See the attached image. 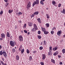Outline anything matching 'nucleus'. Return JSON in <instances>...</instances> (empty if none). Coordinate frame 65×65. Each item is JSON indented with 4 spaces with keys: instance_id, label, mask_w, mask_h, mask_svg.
<instances>
[{
    "instance_id": "obj_27",
    "label": "nucleus",
    "mask_w": 65,
    "mask_h": 65,
    "mask_svg": "<svg viewBox=\"0 0 65 65\" xmlns=\"http://www.w3.org/2000/svg\"><path fill=\"white\" fill-rule=\"evenodd\" d=\"M26 52H27V54H29V53H30V52H29V50L28 49L27 50Z\"/></svg>"
},
{
    "instance_id": "obj_44",
    "label": "nucleus",
    "mask_w": 65,
    "mask_h": 65,
    "mask_svg": "<svg viewBox=\"0 0 65 65\" xmlns=\"http://www.w3.org/2000/svg\"><path fill=\"white\" fill-rule=\"evenodd\" d=\"M4 1L5 2H8V0H4Z\"/></svg>"
},
{
    "instance_id": "obj_22",
    "label": "nucleus",
    "mask_w": 65,
    "mask_h": 65,
    "mask_svg": "<svg viewBox=\"0 0 65 65\" xmlns=\"http://www.w3.org/2000/svg\"><path fill=\"white\" fill-rule=\"evenodd\" d=\"M50 48V52H51L52 51V47H49Z\"/></svg>"
},
{
    "instance_id": "obj_40",
    "label": "nucleus",
    "mask_w": 65,
    "mask_h": 65,
    "mask_svg": "<svg viewBox=\"0 0 65 65\" xmlns=\"http://www.w3.org/2000/svg\"><path fill=\"white\" fill-rule=\"evenodd\" d=\"M61 4H59L58 6V7H61Z\"/></svg>"
},
{
    "instance_id": "obj_62",
    "label": "nucleus",
    "mask_w": 65,
    "mask_h": 65,
    "mask_svg": "<svg viewBox=\"0 0 65 65\" xmlns=\"http://www.w3.org/2000/svg\"><path fill=\"white\" fill-rule=\"evenodd\" d=\"M45 1V0H41V1H43V2H44Z\"/></svg>"
},
{
    "instance_id": "obj_48",
    "label": "nucleus",
    "mask_w": 65,
    "mask_h": 65,
    "mask_svg": "<svg viewBox=\"0 0 65 65\" xmlns=\"http://www.w3.org/2000/svg\"><path fill=\"white\" fill-rule=\"evenodd\" d=\"M54 29H56V27H54V28H53L52 29V30H54Z\"/></svg>"
},
{
    "instance_id": "obj_39",
    "label": "nucleus",
    "mask_w": 65,
    "mask_h": 65,
    "mask_svg": "<svg viewBox=\"0 0 65 65\" xmlns=\"http://www.w3.org/2000/svg\"><path fill=\"white\" fill-rule=\"evenodd\" d=\"M24 32H25V33H27V31L26 30H24Z\"/></svg>"
},
{
    "instance_id": "obj_57",
    "label": "nucleus",
    "mask_w": 65,
    "mask_h": 65,
    "mask_svg": "<svg viewBox=\"0 0 65 65\" xmlns=\"http://www.w3.org/2000/svg\"><path fill=\"white\" fill-rule=\"evenodd\" d=\"M36 51H34L33 52V53H36Z\"/></svg>"
},
{
    "instance_id": "obj_6",
    "label": "nucleus",
    "mask_w": 65,
    "mask_h": 65,
    "mask_svg": "<svg viewBox=\"0 0 65 65\" xmlns=\"http://www.w3.org/2000/svg\"><path fill=\"white\" fill-rule=\"evenodd\" d=\"M19 39L20 40V41H23V37L22 36H20L19 37Z\"/></svg>"
},
{
    "instance_id": "obj_34",
    "label": "nucleus",
    "mask_w": 65,
    "mask_h": 65,
    "mask_svg": "<svg viewBox=\"0 0 65 65\" xmlns=\"http://www.w3.org/2000/svg\"><path fill=\"white\" fill-rule=\"evenodd\" d=\"M38 38L39 39H40L41 38V37L40 36H38Z\"/></svg>"
},
{
    "instance_id": "obj_63",
    "label": "nucleus",
    "mask_w": 65,
    "mask_h": 65,
    "mask_svg": "<svg viewBox=\"0 0 65 65\" xmlns=\"http://www.w3.org/2000/svg\"><path fill=\"white\" fill-rule=\"evenodd\" d=\"M20 48H22V45H21L20 46Z\"/></svg>"
},
{
    "instance_id": "obj_18",
    "label": "nucleus",
    "mask_w": 65,
    "mask_h": 65,
    "mask_svg": "<svg viewBox=\"0 0 65 65\" xmlns=\"http://www.w3.org/2000/svg\"><path fill=\"white\" fill-rule=\"evenodd\" d=\"M16 58L17 60H19V56L18 55H17L16 56Z\"/></svg>"
},
{
    "instance_id": "obj_38",
    "label": "nucleus",
    "mask_w": 65,
    "mask_h": 65,
    "mask_svg": "<svg viewBox=\"0 0 65 65\" xmlns=\"http://www.w3.org/2000/svg\"><path fill=\"white\" fill-rule=\"evenodd\" d=\"M29 60H32V57L30 56L29 58Z\"/></svg>"
},
{
    "instance_id": "obj_53",
    "label": "nucleus",
    "mask_w": 65,
    "mask_h": 65,
    "mask_svg": "<svg viewBox=\"0 0 65 65\" xmlns=\"http://www.w3.org/2000/svg\"><path fill=\"white\" fill-rule=\"evenodd\" d=\"M2 48V46L1 45H0V49Z\"/></svg>"
},
{
    "instance_id": "obj_20",
    "label": "nucleus",
    "mask_w": 65,
    "mask_h": 65,
    "mask_svg": "<svg viewBox=\"0 0 65 65\" xmlns=\"http://www.w3.org/2000/svg\"><path fill=\"white\" fill-rule=\"evenodd\" d=\"M44 34H48V31H45L44 32Z\"/></svg>"
},
{
    "instance_id": "obj_11",
    "label": "nucleus",
    "mask_w": 65,
    "mask_h": 65,
    "mask_svg": "<svg viewBox=\"0 0 65 65\" xmlns=\"http://www.w3.org/2000/svg\"><path fill=\"white\" fill-rule=\"evenodd\" d=\"M42 56L43 57L42 58V60H44V59H45V57H46L45 55L43 54L42 55Z\"/></svg>"
},
{
    "instance_id": "obj_37",
    "label": "nucleus",
    "mask_w": 65,
    "mask_h": 65,
    "mask_svg": "<svg viewBox=\"0 0 65 65\" xmlns=\"http://www.w3.org/2000/svg\"><path fill=\"white\" fill-rule=\"evenodd\" d=\"M40 50H42V49H43V47H40Z\"/></svg>"
},
{
    "instance_id": "obj_50",
    "label": "nucleus",
    "mask_w": 65,
    "mask_h": 65,
    "mask_svg": "<svg viewBox=\"0 0 65 65\" xmlns=\"http://www.w3.org/2000/svg\"><path fill=\"white\" fill-rule=\"evenodd\" d=\"M33 29L34 30H35H35H36L35 27L33 28V29Z\"/></svg>"
},
{
    "instance_id": "obj_2",
    "label": "nucleus",
    "mask_w": 65,
    "mask_h": 65,
    "mask_svg": "<svg viewBox=\"0 0 65 65\" xmlns=\"http://www.w3.org/2000/svg\"><path fill=\"white\" fill-rule=\"evenodd\" d=\"M10 44L12 46H14V44L13 41H11L10 42Z\"/></svg>"
},
{
    "instance_id": "obj_47",
    "label": "nucleus",
    "mask_w": 65,
    "mask_h": 65,
    "mask_svg": "<svg viewBox=\"0 0 65 65\" xmlns=\"http://www.w3.org/2000/svg\"><path fill=\"white\" fill-rule=\"evenodd\" d=\"M1 63L2 64H3H3L4 63H3V61H1Z\"/></svg>"
},
{
    "instance_id": "obj_19",
    "label": "nucleus",
    "mask_w": 65,
    "mask_h": 65,
    "mask_svg": "<svg viewBox=\"0 0 65 65\" xmlns=\"http://www.w3.org/2000/svg\"><path fill=\"white\" fill-rule=\"evenodd\" d=\"M39 13V12L38 11L34 13V14L37 15Z\"/></svg>"
},
{
    "instance_id": "obj_24",
    "label": "nucleus",
    "mask_w": 65,
    "mask_h": 65,
    "mask_svg": "<svg viewBox=\"0 0 65 65\" xmlns=\"http://www.w3.org/2000/svg\"><path fill=\"white\" fill-rule=\"evenodd\" d=\"M13 11V10H9L8 12H9V13H11V12H12Z\"/></svg>"
},
{
    "instance_id": "obj_52",
    "label": "nucleus",
    "mask_w": 65,
    "mask_h": 65,
    "mask_svg": "<svg viewBox=\"0 0 65 65\" xmlns=\"http://www.w3.org/2000/svg\"><path fill=\"white\" fill-rule=\"evenodd\" d=\"M56 54H58V51H56Z\"/></svg>"
},
{
    "instance_id": "obj_30",
    "label": "nucleus",
    "mask_w": 65,
    "mask_h": 65,
    "mask_svg": "<svg viewBox=\"0 0 65 65\" xmlns=\"http://www.w3.org/2000/svg\"><path fill=\"white\" fill-rule=\"evenodd\" d=\"M3 13V12L2 11H1L0 12V14H2Z\"/></svg>"
},
{
    "instance_id": "obj_64",
    "label": "nucleus",
    "mask_w": 65,
    "mask_h": 65,
    "mask_svg": "<svg viewBox=\"0 0 65 65\" xmlns=\"http://www.w3.org/2000/svg\"><path fill=\"white\" fill-rule=\"evenodd\" d=\"M4 58H3L2 59V60H3V61H4Z\"/></svg>"
},
{
    "instance_id": "obj_56",
    "label": "nucleus",
    "mask_w": 65,
    "mask_h": 65,
    "mask_svg": "<svg viewBox=\"0 0 65 65\" xmlns=\"http://www.w3.org/2000/svg\"><path fill=\"white\" fill-rule=\"evenodd\" d=\"M29 34H30V32H28V33H27V35H29Z\"/></svg>"
},
{
    "instance_id": "obj_1",
    "label": "nucleus",
    "mask_w": 65,
    "mask_h": 65,
    "mask_svg": "<svg viewBox=\"0 0 65 65\" xmlns=\"http://www.w3.org/2000/svg\"><path fill=\"white\" fill-rule=\"evenodd\" d=\"M39 3V0H36V1H34L32 4V7H34V5H38Z\"/></svg>"
},
{
    "instance_id": "obj_4",
    "label": "nucleus",
    "mask_w": 65,
    "mask_h": 65,
    "mask_svg": "<svg viewBox=\"0 0 65 65\" xmlns=\"http://www.w3.org/2000/svg\"><path fill=\"white\" fill-rule=\"evenodd\" d=\"M27 6L28 7H31V2H29L27 5Z\"/></svg>"
},
{
    "instance_id": "obj_31",
    "label": "nucleus",
    "mask_w": 65,
    "mask_h": 65,
    "mask_svg": "<svg viewBox=\"0 0 65 65\" xmlns=\"http://www.w3.org/2000/svg\"><path fill=\"white\" fill-rule=\"evenodd\" d=\"M21 52L22 53H23L24 52V49H23L21 51Z\"/></svg>"
},
{
    "instance_id": "obj_49",
    "label": "nucleus",
    "mask_w": 65,
    "mask_h": 65,
    "mask_svg": "<svg viewBox=\"0 0 65 65\" xmlns=\"http://www.w3.org/2000/svg\"><path fill=\"white\" fill-rule=\"evenodd\" d=\"M59 64H60V65H62V62H60L59 63Z\"/></svg>"
},
{
    "instance_id": "obj_26",
    "label": "nucleus",
    "mask_w": 65,
    "mask_h": 65,
    "mask_svg": "<svg viewBox=\"0 0 65 65\" xmlns=\"http://www.w3.org/2000/svg\"><path fill=\"white\" fill-rule=\"evenodd\" d=\"M46 26L47 27H49V24H48V23H47L46 24Z\"/></svg>"
},
{
    "instance_id": "obj_8",
    "label": "nucleus",
    "mask_w": 65,
    "mask_h": 65,
    "mask_svg": "<svg viewBox=\"0 0 65 65\" xmlns=\"http://www.w3.org/2000/svg\"><path fill=\"white\" fill-rule=\"evenodd\" d=\"M28 24L29 26H32V23L31 22H29L28 23Z\"/></svg>"
},
{
    "instance_id": "obj_54",
    "label": "nucleus",
    "mask_w": 65,
    "mask_h": 65,
    "mask_svg": "<svg viewBox=\"0 0 65 65\" xmlns=\"http://www.w3.org/2000/svg\"><path fill=\"white\" fill-rule=\"evenodd\" d=\"M16 14L17 15H19V13H16Z\"/></svg>"
},
{
    "instance_id": "obj_3",
    "label": "nucleus",
    "mask_w": 65,
    "mask_h": 65,
    "mask_svg": "<svg viewBox=\"0 0 65 65\" xmlns=\"http://www.w3.org/2000/svg\"><path fill=\"white\" fill-rule=\"evenodd\" d=\"M3 55L4 56V57H7V54L5 52V51H3Z\"/></svg>"
},
{
    "instance_id": "obj_28",
    "label": "nucleus",
    "mask_w": 65,
    "mask_h": 65,
    "mask_svg": "<svg viewBox=\"0 0 65 65\" xmlns=\"http://www.w3.org/2000/svg\"><path fill=\"white\" fill-rule=\"evenodd\" d=\"M12 51L13 52H15V49H12Z\"/></svg>"
},
{
    "instance_id": "obj_12",
    "label": "nucleus",
    "mask_w": 65,
    "mask_h": 65,
    "mask_svg": "<svg viewBox=\"0 0 65 65\" xmlns=\"http://www.w3.org/2000/svg\"><path fill=\"white\" fill-rule=\"evenodd\" d=\"M51 62H52V63H54V64H55V60L53 59H51Z\"/></svg>"
},
{
    "instance_id": "obj_46",
    "label": "nucleus",
    "mask_w": 65,
    "mask_h": 65,
    "mask_svg": "<svg viewBox=\"0 0 65 65\" xmlns=\"http://www.w3.org/2000/svg\"><path fill=\"white\" fill-rule=\"evenodd\" d=\"M56 55H57V53H54V56H56Z\"/></svg>"
},
{
    "instance_id": "obj_13",
    "label": "nucleus",
    "mask_w": 65,
    "mask_h": 65,
    "mask_svg": "<svg viewBox=\"0 0 65 65\" xmlns=\"http://www.w3.org/2000/svg\"><path fill=\"white\" fill-rule=\"evenodd\" d=\"M41 29L42 31L44 32L45 31V28H43V27H42Z\"/></svg>"
},
{
    "instance_id": "obj_61",
    "label": "nucleus",
    "mask_w": 65,
    "mask_h": 65,
    "mask_svg": "<svg viewBox=\"0 0 65 65\" xmlns=\"http://www.w3.org/2000/svg\"><path fill=\"white\" fill-rule=\"evenodd\" d=\"M15 28L16 29L17 28V26H15Z\"/></svg>"
},
{
    "instance_id": "obj_36",
    "label": "nucleus",
    "mask_w": 65,
    "mask_h": 65,
    "mask_svg": "<svg viewBox=\"0 0 65 65\" xmlns=\"http://www.w3.org/2000/svg\"><path fill=\"white\" fill-rule=\"evenodd\" d=\"M34 14H32V15L31 16V18H33V17H34V15H35Z\"/></svg>"
},
{
    "instance_id": "obj_7",
    "label": "nucleus",
    "mask_w": 65,
    "mask_h": 65,
    "mask_svg": "<svg viewBox=\"0 0 65 65\" xmlns=\"http://www.w3.org/2000/svg\"><path fill=\"white\" fill-rule=\"evenodd\" d=\"M34 26L36 30H37V29H38V28H37V27L36 24H34Z\"/></svg>"
},
{
    "instance_id": "obj_17",
    "label": "nucleus",
    "mask_w": 65,
    "mask_h": 65,
    "mask_svg": "<svg viewBox=\"0 0 65 65\" xmlns=\"http://www.w3.org/2000/svg\"><path fill=\"white\" fill-rule=\"evenodd\" d=\"M52 55V53L51 52H50L48 53V56H51Z\"/></svg>"
},
{
    "instance_id": "obj_21",
    "label": "nucleus",
    "mask_w": 65,
    "mask_h": 65,
    "mask_svg": "<svg viewBox=\"0 0 65 65\" xmlns=\"http://www.w3.org/2000/svg\"><path fill=\"white\" fill-rule=\"evenodd\" d=\"M3 54V52L2 51H1L0 52V55H2Z\"/></svg>"
},
{
    "instance_id": "obj_41",
    "label": "nucleus",
    "mask_w": 65,
    "mask_h": 65,
    "mask_svg": "<svg viewBox=\"0 0 65 65\" xmlns=\"http://www.w3.org/2000/svg\"><path fill=\"white\" fill-rule=\"evenodd\" d=\"M19 15H21V14H22V12H19Z\"/></svg>"
},
{
    "instance_id": "obj_25",
    "label": "nucleus",
    "mask_w": 65,
    "mask_h": 65,
    "mask_svg": "<svg viewBox=\"0 0 65 65\" xmlns=\"http://www.w3.org/2000/svg\"><path fill=\"white\" fill-rule=\"evenodd\" d=\"M46 16L47 17V19H49V18H50V16H49V15H48V14H47L46 15Z\"/></svg>"
},
{
    "instance_id": "obj_29",
    "label": "nucleus",
    "mask_w": 65,
    "mask_h": 65,
    "mask_svg": "<svg viewBox=\"0 0 65 65\" xmlns=\"http://www.w3.org/2000/svg\"><path fill=\"white\" fill-rule=\"evenodd\" d=\"M40 4L42 5H43L44 4V3L42 1H40Z\"/></svg>"
},
{
    "instance_id": "obj_59",
    "label": "nucleus",
    "mask_w": 65,
    "mask_h": 65,
    "mask_svg": "<svg viewBox=\"0 0 65 65\" xmlns=\"http://www.w3.org/2000/svg\"><path fill=\"white\" fill-rule=\"evenodd\" d=\"M3 39L2 38H0V40H2Z\"/></svg>"
},
{
    "instance_id": "obj_15",
    "label": "nucleus",
    "mask_w": 65,
    "mask_h": 65,
    "mask_svg": "<svg viewBox=\"0 0 65 65\" xmlns=\"http://www.w3.org/2000/svg\"><path fill=\"white\" fill-rule=\"evenodd\" d=\"M7 37H10V35H9V33L8 32H7Z\"/></svg>"
},
{
    "instance_id": "obj_51",
    "label": "nucleus",
    "mask_w": 65,
    "mask_h": 65,
    "mask_svg": "<svg viewBox=\"0 0 65 65\" xmlns=\"http://www.w3.org/2000/svg\"><path fill=\"white\" fill-rule=\"evenodd\" d=\"M46 42V41H44V43L45 44V43Z\"/></svg>"
},
{
    "instance_id": "obj_23",
    "label": "nucleus",
    "mask_w": 65,
    "mask_h": 65,
    "mask_svg": "<svg viewBox=\"0 0 65 65\" xmlns=\"http://www.w3.org/2000/svg\"><path fill=\"white\" fill-rule=\"evenodd\" d=\"M62 52H63V54H65V49H63L62 51Z\"/></svg>"
},
{
    "instance_id": "obj_58",
    "label": "nucleus",
    "mask_w": 65,
    "mask_h": 65,
    "mask_svg": "<svg viewBox=\"0 0 65 65\" xmlns=\"http://www.w3.org/2000/svg\"><path fill=\"white\" fill-rule=\"evenodd\" d=\"M3 65H7V64L6 63H4L3 64Z\"/></svg>"
},
{
    "instance_id": "obj_55",
    "label": "nucleus",
    "mask_w": 65,
    "mask_h": 65,
    "mask_svg": "<svg viewBox=\"0 0 65 65\" xmlns=\"http://www.w3.org/2000/svg\"><path fill=\"white\" fill-rule=\"evenodd\" d=\"M31 31H32V32H33L34 31H35V30H34L33 29H31Z\"/></svg>"
},
{
    "instance_id": "obj_60",
    "label": "nucleus",
    "mask_w": 65,
    "mask_h": 65,
    "mask_svg": "<svg viewBox=\"0 0 65 65\" xmlns=\"http://www.w3.org/2000/svg\"><path fill=\"white\" fill-rule=\"evenodd\" d=\"M58 57L59 58L61 57V56L60 55Z\"/></svg>"
},
{
    "instance_id": "obj_16",
    "label": "nucleus",
    "mask_w": 65,
    "mask_h": 65,
    "mask_svg": "<svg viewBox=\"0 0 65 65\" xmlns=\"http://www.w3.org/2000/svg\"><path fill=\"white\" fill-rule=\"evenodd\" d=\"M37 20L39 23H41V20H40V18L37 19Z\"/></svg>"
},
{
    "instance_id": "obj_9",
    "label": "nucleus",
    "mask_w": 65,
    "mask_h": 65,
    "mask_svg": "<svg viewBox=\"0 0 65 65\" xmlns=\"http://www.w3.org/2000/svg\"><path fill=\"white\" fill-rule=\"evenodd\" d=\"M1 37H2V38H5V34H1Z\"/></svg>"
},
{
    "instance_id": "obj_35",
    "label": "nucleus",
    "mask_w": 65,
    "mask_h": 65,
    "mask_svg": "<svg viewBox=\"0 0 65 65\" xmlns=\"http://www.w3.org/2000/svg\"><path fill=\"white\" fill-rule=\"evenodd\" d=\"M54 32L53 31H52L51 32V33L52 34V35H53V34H54L53 33H54Z\"/></svg>"
},
{
    "instance_id": "obj_5",
    "label": "nucleus",
    "mask_w": 65,
    "mask_h": 65,
    "mask_svg": "<svg viewBox=\"0 0 65 65\" xmlns=\"http://www.w3.org/2000/svg\"><path fill=\"white\" fill-rule=\"evenodd\" d=\"M62 33V31H61L60 30L58 32H57V34L58 35H59V36H60V34Z\"/></svg>"
},
{
    "instance_id": "obj_45",
    "label": "nucleus",
    "mask_w": 65,
    "mask_h": 65,
    "mask_svg": "<svg viewBox=\"0 0 65 65\" xmlns=\"http://www.w3.org/2000/svg\"><path fill=\"white\" fill-rule=\"evenodd\" d=\"M26 24H24V27H25V28H26Z\"/></svg>"
},
{
    "instance_id": "obj_32",
    "label": "nucleus",
    "mask_w": 65,
    "mask_h": 65,
    "mask_svg": "<svg viewBox=\"0 0 65 65\" xmlns=\"http://www.w3.org/2000/svg\"><path fill=\"white\" fill-rule=\"evenodd\" d=\"M62 13H65V10L64 9H63V10L62 11Z\"/></svg>"
},
{
    "instance_id": "obj_14",
    "label": "nucleus",
    "mask_w": 65,
    "mask_h": 65,
    "mask_svg": "<svg viewBox=\"0 0 65 65\" xmlns=\"http://www.w3.org/2000/svg\"><path fill=\"white\" fill-rule=\"evenodd\" d=\"M57 49H58V48L56 47H54L53 48V51H56Z\"/></svg>"
},
{
    "instance_id": "obj_33",
    "label": "nucleus",
    "mask_w": 65,
    "mask_h": 65,
    "mask_svg": "<svg viewBox=\"0 0 65 65\" xmlns=\"http://www.w3.org/2000/svg\"><path fill=\"white\" fill-rule=\"evenodd\" d=\"M40 63L41 65H44V63L43 62H41Z\"/></svg>"
},
{
    "instance_id": "obj_42",
    "label": "nucleus",
    "mask_w": 65,
    "mask_h": 65,
    "mask_svg": "<svg viewBox=\"0 0 65 65\" xmlns=\"http://www.w3.org/2000/svg\"><path fill=\"white\" fill-rule=\"evenodd\" d=\"M22 48H19V51H21Z\"/></svg>"
},
{
    "instance_id": "obj_10",
    "label": "nucleus",
    "mask_w": 65,
    "mask_h": 65,
    "mask_svg": "<svg viewBox=\"0 0 65 65\" xmlns=\"http://www.w3.org/2000/svg\"><path fill=\"white\" fill-rule=\"evenodd\" d=\"M52 3L53 5H54V6L56 5V3L55 2V1H52Z\"/></svg>"
},
{
    "instance_id": "obj_43",
    "label": "nucleus",
    "mask_w": 65,
    "mask_h": 65,
    "mask_svg": "<svg viewBox=\"0 0 65 65\" xmlns=\"http://www.w3.org/2000/svg\"><path fill=\"white\" fill-rule=\"evenodd\" d=\"M41 32L40 31H38V34H40L41 33Z\"/></svg>"
}]
</instances>
